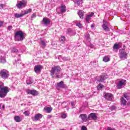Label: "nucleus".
<instances>
[{
  "instance_id": "obj_1",
  "label": "nucleus",
  "mask_w": 130,
  "mask_h": 130,
  "mask_svg": "<svg viewBox=\"0 0 130 130\" xmlns=\"http://www.w3.org/2000/svg\"><path fill=\"white\" fill-rule=\"evenodd\" d=\"M61 68L60 66H55L54 67L52 68L50 75L52 78H55V79H61L62 78V75L60 74V70Z\"/></svg>"
},
{
  "instance_id": "obj_2",
  "label": "nucleus",
  "mask_w": 130,
  "mask_h": 130,
  "mask_svg": "<svg viewBox=\"0 0 130 130\" xmlns=\"http://www.w3.org/2000/svg\"><path fill=\"white\" fill-rule=\"evenodd\" d=\"M9 92V87L5 86L4 83L0 82V98H5Z\"/></svg>"
},
{
  "instance_id": "obj_3",
  "label": "nucleus",
  "mask_w": 130,
  "mask_h": 130,
  "mask_svg": "<svg viewBox=\"0 0 130 130\" xmlns=\"http://www.w3.org/2000/svg\"><path fill=\"white\" fill-rule=\"evenodd\" d=\"M14 39L15 41H23L25 39L24 32L21 30L16 31L14 35Z\"/></svg>"
},
{
  "instance_id": "obj_4",
  "label": "nucleus",
  "mask_w": 130,
  "mask_h": 130,
  "mask_svg": "<svg viewBox=\"0 0 130 130\" xmlns=\"http://www.w3.org/2000/svg\"><path fill=\"white\" fill-rule=\"evenodd\" d=\"M27 6V1L22 0L17 2L16 7L18 9H23Z\"/></svg>"
},
{
  "instance_id": "obj_5",
  "label": "nucleus",
  "mask_w": 130,
  "mask_h": 130,
  "mask_svg": "<svg viewBox=\"0 0 130 130\" xmlns=\"http://www.w3.org/2000/svg\"><path fill=\"white\" fill-rule=\"evenodd\" d=\"M0 76L2 79H8L10 76V73L6 69H3L1 71Z\"/></svg>"
},
{
  "instance_id": "obj_6",
  "label": "nucleus",
  "mask_w": 130,
  "mask_h": 130,
  "mask_svg": "<svg viewBox=\"0 0 130 130\" xmlns=\"http://www.w3.org/2000/svg\"><path fill=\"white\" fill-rule=\"evenodd\" d=\"M125 85H126V80L122 79L116 84V88L117 89H122Z\"/></svg>"
},
{
  "instance_id": "obj_7",
  "label": "nucleus",
  "mask_w": 130,
  "mask_h": 130,
  "mask_svg": "<svg viewBox=\"0 0 130 130\" xmlns=\"http://www.w3.org/2000/svg\"><path fill=\"white\" fill-rule=\"evenodd\" d=\"M31 12H32V9H29L26 11H24L23 13H21L20 14L18 13L14 14V17L17 18H22L23 16H25V15H27V14H29V13H31Z\"/></svg>"
},
{
  "instance_id": "obj_8",
  "label": "nucleus",
  "mask_w": 130,
  "mask_h": 130,
  "mask_svg": "<svg viewBox=\"0 0 130 130\" xmlns=\"http://www.w3.org/2000/svg\"><path fill=\"white\" fill-rule=\"evenodd\" d=\"M107 79H108V75L106 73H103L99 77L98 82H99V83H103Z\"/></svg>"
},
{
  "instance_id": "obj_9",
  "label": "nucleus",
  "mask_w": 130,
  "mask_h": 130,
  "mask_svg": "<svg viewBox=\"0 0 130 130\" xmlns=\"http://www.w3.org/2000/svg\"><path fill=\"white\" fill-rule=\"evenodd\" d=\"M119 57L121 59H126L127 57V53H126V52L123 49L119 50Z\"/></svg>"
},
{
  "instance_id": "obj_10",
  "label": "nucleus",
  "mask_w": 130,
  "mask_h": 130,
  "mask_svg": "<svg viewBox=\"0 0 130 130\" xmlns=\"http://www.w3.org/2000/svg\"><path fill=\"white\" fill-rule=\"evenodd\" d=\"M26 92L27 94H30V95H32V96H37L39 94V92L35 89L31 90L28 89H26Z\"/></svg>"
},
{
  "instance_id": "obj_11",
  "label": "nucleus",
  "mask_w": 130,
  "mask_h": 130,
  "mask_svg": "<svg viewBox=\"0 0 130 130\" xmlns=\"http://www.w3.org/2000/svg\"><path fill=\"white\" fill-rule=\"evenodd\" d=\"M42 25H44V26H48L50 24V19L47 17H44L43 20L41 22Z\"/></svg>"
},
{
  "instance_id": "obj_12",
  "label": "nucleus",
  "mask_w": 130,
  "mask_h": 130,
  "mask_svg": "<svg viewBox=\"0 0 130 130\" xmlns=\"http://www.w3.org/2000/svg\"><path fill=\"white\" fill-rule=\"evenodd\" d=\"M43 116V115L40 113L36 114L34 117H31V119L33 121H38L40 118H42Z\"/></svg>"
},
{
  "instance_id": "obj_13",
  "label": "nucleus",
  "mask_w": 130,
  "mask_h": 130,
  "mask_svg": "<svg viewBox=\"0 0 130 130\" xmlns=\"http://www.w3.org/2000/svg\"><path fill=\"white\" fill-rule=\"evenodd\" d=\"M104 97L106 100H108V101H112L113 95L111 93L106 92L105 93Z\"/></svg>"
},
{
  "instance_id": "obj_14",
  "label": "nucleus",
  "mask_w": 130,
  "mask_h": 130,
  "mask_svg": "<svg viewBox=\"0 0 130 130\" xmlns=\"http://www.w3.org/2000/svg\"><path fill=\"white\" fill-rule=\"evenodd\" d=\"M92 119V120H96L98 117L96 115V113H90L88 116V119Z\"/></svg>"
},
{
  "instance_id": "obj_15",
  "label": "nucleus",
  "mask_w": 130,
  "mask_h": 130,
  "mask_svg": "<svg viewBox=\"0 0 130 130\" xmlns=\"http://www.w3.org/2000/svg\"><path fill=\"white\" fill-rule=\"evenodd\" d=\"M42 69V66L39 64L35 66L34 71L36 74L40 73L41 72V69Z\"/></svg>"
},
{
  "instance_id": "obj_16",
  "label": "nucleus",
  "mask_w": 130,
  "mask_h": 130,
  "mask_svg": "<svg viewBox=\"0 0 130 130\" xmlns=\"http://www.w3.org/2000/svg\"><path fill=\"white\" fill-rule=\"evenodd\" d=\"M80 118H81L83 122H86L88 120V116H87V114H82L79 115Z\"/></svg>"
},
{
  "instance_id": "obj_17",
  "label": "nucleus",
  "mask_w": 130,
  "mask_h": 130,
  "mask_svg": "<svg viewBox=\"0 0 130 130\" xmlns=\"http://www.w3.org/2000/svg\"><path fill=\"white\" fill-rule=\"evenodd\" d=\"M57 87H58L59 88H62V89H64L67 87V85L64 84L63 81H60L58 83H56Z\"/></svg>"
},
{
  "instance_id": "obj_18",
  "label": "nucleus",
  "mask_w": 130,
  "mask_h": 130,
  "mask_svg": "<svg viewBox=\"0 0 130 130\" xmlns=\"http://www.w3.org/2000/svg\"><path fill=\"white\" fill-rule=\"evenodd\" d=\"M67 34L71 36H74L76 35V31L72 29V28H68L67 29Z\"/></svg>"
},
{
  "instance_id": "obj_19",
  "label": "nucleus",
  "mask_w": 130,
  "mask_h": 130,
  "mask_svg": "<svg viewBox=\"0 0 130 130\" xmlns=\"http://www.w3.org/2000/svg\"><path fill=\"white\" fill-rule=\"evenodd\" d=\"M102 28H103L104 30L105 31H110V29H109V27L107 26V25H106V22H104L103 24L102 25Z\"/></svg>"
},
{
  "instance_id": "obj_20",
  "label": "nucleus",
  "mask_w": 130,
  "mask_h": 130,
  "mask_svg": "<svg viewBox=\"0 0 130 130\" xmlns=\"http://www.w3.org/2000/svg\"><path fill=\"white\" fill-rule=\"evenodd\" d=\"M60 11L61 14H63V13H66V12L67 11V7H66V5L61 6Z\"/></svg>"
},
{
  "instance_id": "obj_21",
  "label": "nucleus",
  "mask_w": 130,
  "mask_h": 130,
  "mask_svg": "<svg viewBox=\"0 0 130 130\" xmlns=\"http://www.w3.org/2000/svg\"><path fill=\"white\" fill-rule=\"evenodd\" d=\"M34 82V80L31 77H27L26 80L27 85H31Z\"/></svg>"
},
{
  "instance_id": "obj_22",
  "label": "nucleus",
  "mask_w": 130,
  "mask_h": 130,
  "mask_svg": "<svg viewBox=\"0 0 130 130\" xmlns=\"http://www.w3.org/2000/svg\"><path fill=\"white\" fill-rule=\"evenodd\" d=\"M44 110L45 111V112H47V113H50V112H51V111H52V107H45L44 108Z\"/></svg>"
},
{
  "instance_id": "obj_23",
  "label": "nucleus",
  "mask_w": 130,
  "mask_h": 130,
  "mask_svg": "<svg viewBox=\"0 0 130 130\" xmlns=\"http://www.w3.org/2000/svg\"><path fill=\"white\" fill-rule=\"evenodd\" d=\"M0 62H1V63H6L7 62V59H6V57L1 56H0Z\"/></svg>"
},
{
  "instance_id": "obj_24",
  "label": "nucleus",
  "mask_w": 130,
  "mask_h": 130,
  "mask_svg": "<svg viewBox=\"0 0 130 130\" xmlns=\"http://www.w3.org/2000/svg\"><path fill=\"white\" fill-rule=\"evenodd\" d=\"M93 16H94L93 13H91L90 14L86 15V22H89V21H90V20L91 19V17H92Z\"/></svg>"
},
{
  "instance_id": "obj_25",
  "label": "nucleus",
  "mask_w": 130,
  "mask_h": 130,
  "mask_svg": "<svg viewBox=\"0 0 130 130\" xmlns=\"http://www.w3.org/2000/svg\"><path fill=\"white\" fill-rule=\"evenodd\" d=\"M14 120L16 122H21L22 121V118L19 116H15L14 117Z\"/></svg>"
},
{
  "instance_id": "obj_26",
  "label": "nucleus",
  "mask_w": 130,
  "mask_h": 130,
  "mask_svg": "<svg viewBox=\"0 0 130 130\" xmlns=\"http://www.w3.org/2000/svg\"><path fill=\"white\" fill-rule=\"evenodd\" d=\"M78 15L80 19H83V17L84 16V11L83 10H80L78 12Z\"/></svg>"
},
{
  "instance_id": "obj_27",
  "label": "nucleus",
  "mask_w": 130,
  "mask_h": 130,
  "mask_svg": "<svg viewBox=\"0 0 130 130\" xmlns=\"http://www.w3.org/2000/svg\"><path fill=\"white\" fill-rule=\"evenodd\" d=\"M85 39L88 42H91V38H90V34H86L85 35Z\"/></svg>"
},
{
  "instance_id": "obj_28",
  "label": "nucleus",
  "mask_w": 130,
  "mask_h": 130,
  "mask_svg": "<svg viewBox=\"0 0 130 130\" xmlns=\"http://www.w3.org/2000/svg\"><path fill=\"white\" fill-rule=\"evenodd\" d=\"M103 61H105V62H108V61L110 60V59H109V57H108V56H105L103 57Z\"/></svg>"
},
{
  "instance_id": "obj_29",
  "label": "nucleus",
  "mask_w": 130,
  "mask_h": 130,
  "mask_svg": "<svg viewBox=\"0 0 130 130\" xmlns=\"http://www.w3.org/2000/svg\"><path fill=\"white\" fill-rule=\"evenodd\" d=\"M121 104L124 105V106L126 105V101H125V100H124V98H121Z\"/></svg>"
},
{
  "instance_id": "obj_30",
  "label": "nucleus",
  "mask_w": 130,
  "mask_h": 130,
  "mask_svg": "<svg viewBox=\"0 0 130 130\" xmlns=\"http://www.w3.org/2000/svg\"><path fill=\"white\" fill-rule=\"evenodd\" d=\"M66 41V37L64 36L61 37L60 38V42L63 43Z\"/></svg>"
},
{
  "instance_id": "obj_31",
  "label": "nucleus",
  "mask_w": 130,
  "mask_h": 130,
  "mask_svg": "<svg viewBox=\"0 0 130 130\" xmlns=\"http://www.w3.org/2000/svg\"><path fill=\"white\" fill-rule=\"evenodd\" d=\"M97 62H98V61L96 60L93 61L92 64L94 68H97V67H98V63H97Z\"/></svg>"
},
{
  "instance_id": "obj_32",
  "label": "nucleus",
  "mask_w": 130,
  "mask_h": 130,
  "mask_svg": "<svg viewBox=\"0 0 130 130\" xmlns=\"http://www.w3.org/2000/svg\"><path fill=\"white\" fill-rule=\"evenodd\" d=\"M11 51L12 52L17 53L19 51V50H18L15 47H13L11 48Z\"/></svg>"
},
{
  "instance_id": "obj_33",
  "label": "nucleus",
  "mask_w": 130,
  "mask_h": 130,
  "mask_svg": "<svg viewBox=\"0 0 130 130\" xmlns=\"http://www.w3.org/2000/svg\"><path fill=\"white\" fill-rule=\"evenodd\" d=\"M78 6H80V5H82L83 4V0H76Z\"/></svg>"
},
{
  "instance_id": "obj_34",
  "label": "nucleus",
  "mask_w": 130,
  "mask_h": 130,
  "mask_svg": "<svg viewBox=\"0 0 130 130\" xmlns=\"http://www.w3.org/2000/svg\"><path fill=\"white\" fill-rule=\"evenodd\" d=\"M67 116H68L67 113H62L61 115V118H63V119L67 118Z\"/></svg>"
},
{
  "instance_id": "obj_35",
  "label": "nucleus",
  "mask_w": 130,
  "mask_h": 130,
  "mask_svg": "<svg viewBox=\"0 0 130 130\" xmlns=\"http://www.w3.org/2000/svg\"><path fill=\"white\" fill-rule=\"evenodd\" d=\"M41 44L43 47H45L46 46V43L43 40H41Z\"/></svg>"
},
{
  "instance_id": "obj_36",
  "label": "nucleus",
  "mask_w": 130,
  "mask_h": 130,
  "mask_svg": "<svg viewBox=\"0 0 130 130\" xmlns=\"http://www.w3.org/2000/svg\"><path fill=\"white\" fill-rule=\"evenodd\" d=\"M118 46H119V44H115L113 46V49H118Z\"/></svg>"
},
{
  "instance_id": "obj_37",
  "label": "nucleus",
  "mask_w": 130,
  "mask_h": 130,
  "mask_svg": "<svg viewBox=\"0 0 130 130\" xmlns=\"http://www.w3.org/2000/svg\"><path fill=\"white\" fill-rule=\"evenodd\" d=\"M110 109L111 111H113V110H115L116 109V107H115V106H111L110 107Z\"/></svg>"
},
{
  "instance_id": "obj_38",
  "label": "nucleus",
  "mask_w": 130,
  "mask_h": 130,
  "mask_svg": "<svg viewBox=\"0 0 130 130\" xmlns=\"http://www.w3.org/2000/svg\"><path fill=\"white\" fill-rule=\"evenodd\" d=\"M20 60H21L20 59H18L17 60H15V61L14 63V64H19V61H20Z\"/></svg>"
},
{
  "instance_id": "obj_39",
  "label": "nucleus",
  "mask_w": 130,
  "mask_h": 130,
  "mask_svg": "<svg viewBox=\"0 0 130 130\" xmlns=\"http://www.w3.org/2000/svg\"><path fill=\"white\" fill-rule=\"evenodd\" d=\"M12 29H13V26L12 25H9L7 27V29L9 30V31H10V30H12Z\"/></svg>"
},
{
  "instance_id": "obj_40",
  "label": "nucleus",
  "mask_w": 130,
  "mask_h": 130,
  "mask_svg": "<svg viewBox=\"0 0 130 130\" xmlns=\"http://www.w3.org/2000/svg\"><path fill=\"white\" fill-rule=\"evenodd\" d=\"M62 59L63 60H64V61H67L69 60V58L68 57H63L62 58Z\"/></svg>"
},
{
  "instance_id": "obj_41",
  "label": "nucleus",
  "mask_w": 130,
  "mask_h": 130,
  "mask_svg": "<svg viewBox=\"0 0 130 130\" xmlns=\"http://www.w3.org/2000/svg\"><path fill=\"white\" fill-rule=\"evenodd\" d=\"M76 26L79 27V28H82V24L80 23H77Z\"/></svg>"
},
{
  "instance_id": "obj_42",
  "label": "nucleus",
  "mask_w": 130,
  "mask_h": 130,
  "mask_svg": "<svg viewBox=\"0 0 130 130\" xmlns=\"http://www.w3.org/2000/svg\"><path fill=\"white\" fill-rule=\"evenodd\" d=\"M34 18H36V13H34L32 15H31V19Z\"/></svg>"
},
{
  "instance_id": "obj_43",
  "label": "nucleus",
  "mask_w": 130,
  "mask_h": 130,
  "mask_svg": "<svg viewBox=\"0 0 130 130\" xmlns=\"http://www.w3.org/2000/svg\"><path fill=\"white\" fill-rule=\"evenodd\" d=\"M124 97L126 99V100H129V98L126 95V94H124Z\"/></svg>"
},
{
  "instance_id": "obj_44",
  "label": "nucleus",
  "mask_w": 130,
  "mask_h": 130,
  "mask_svg": "<svg viewBox=\"0 0 130 130\" xmlns=\"http://www.w3.org/2000/svg\"><path fill=\"white\" fill-rule=\"evenodd\" d=\"M4 6H5V5H4V4H1L0 5V9L3 10V9H4Z\"/></svg>"
},
{
  "instance_id": "obj_45",
  "label": "nucleus",
  "mask_w": 130,
  "mask_h": 130,
  "mask_svg": "<svg viewBox=\"0 0 130 130\" xmlns=\"http://www.w3.org/2000/svg\"><path fill=\"white\" fill-rule=\"evenodd\" d=\"M81 129L82 130H87V127L85 126H82L81 127Z\"/></svg>"
},
{
  "instance_id": "obj_46",
  "label": "nucleus",
  "mask_w": 130,
  "mask_h": 130,
  "mask_svg": "<svg viewBox=\"0 0 130 130\" xmlns=\"http://www.w3.org/2000/svg\"><path fill=\"white\" fill-rule=\"evenodd\" d=\"M23 113H24V115H25L26 116H28V115H29V114L28 113V112H27V111H25Z\"/></svg>"
},
{
  "instance_id": "obj_47",
  "label": "nucleus",
  "mask_w": 130,
  "mask_h": 130,
  "mask_svg": "<svg viewBox=\"0 0 130 130\" xmlns=\"http://www.w3.org/2000/svg\"><path fill=\"white\" fill-rule=\"evenodd\" d=\"M4 21H0V28L3 26V25H4Z\"/></svg>"
},
{
  "instance_id": "obj_48",
  "label": "nucleus",
  "mask_w": 130,
  "mask_h": 130,
  "mask_svg": "<svg viewBox=\"0 0 130 130\" xmlns=\"http://www.w3.org/2000/svg\"><path fill=\"white\" fill-rule=\"evenodd\" d=\"M98 88L99 89H102V88H103V85H102V84H99V86H98Z\"/></svg>"
},
{
  "instance_id": "obj_49",
  "label": "nucleus",
  "mask_w": 130,
  "mask_h": 130,
  "mask_svg": "<svg viewBox=\"0 0 130 130\" xmlns=\"http://www.w3.org/2000/svg\"><path fill=\"white\" fill-rule=\"evenodd\" d=\"M107 130H115L114 129L110 128V127H108Z\"/></svg>"
},
{
  "instance_id": "obj_50",
  "label": "nucleus",
  "mask_w": 130,
  "mask_h": 130,
  "mask_svg": "<svg viewBox=\"0 0 130 130\" xmlns=\"http://www.w3.org/2000/svg\"><path fill=\"white\" fill-rule=\"evenodd\" d=\"M71 105L72 106H74V103H73V102H71Z\"/></svg>"
},
{
  "instance_id": "obj_51",
  "label": "nucleus",
  "mask_w": 130,
  "mask_h": 130,
  "mask_svg": "<svg viewBox=\"0 0 130 130\" xmlns=\"http://www.w3.org/2000/svg\"><path fill=\"white\" fill-rule=\"evenodd\" d=\"M94 25H93V24H92L91 25V28H94Z\"/></svg>"
},
{
  "instance_id": "obj_52",
  "label": "nucleus",
  "mask_w": 130,
  "mask_h": 130,
  "mask_svg": "<svg viewBox=\"0 0 130 130\" xmlns=\"http://www.w3.org/2000/svg\"><path fill=\"white\" fill-rule=\"evenodd\" d=\"M2 108H3V109H5V105H4L2 106Z\"/></svg>"
},
{
  "instance_id": "obj_53",
  "label": "nucleus",
  "mask_w": 130,
  "mask_h": 130,
  "mask_svg": "<svg viewBox=\"0 0 130 130\" xmlns=\"http://www.w3.org/2000/svg\"><path fill=\"white\" fill-rule=\"evenodd\" d=\"M1 108H2V105H1L0 104V109H1Z\"/></svg>"
},
{
  "instance_id": "obj_54",
  "label": "nucleus",
  "mask_w": 130,
  "mask_h": 130,
  "mask_svg": "<svg viewBox=\"0 0 130 130\" xmlns=\"http://www.w3.org/2000/svg\"><path fill=\"white\" fill-rule=\"evenodd\" d=\"M64 103H66V102H63L61 104V105H62V104H63Z\"/></svg>"
},
{
  "instance_id": "obj_55",
  "label": "nucleus",
  "mask_w": 130,
  "mask_h": 130,
  "mask_svg": "<svg viewBox=\"0 0 130 130\" xmlns=\"http://www.w3.org/2000/svg\"><path fill=\"white\" fill-rule=\"evenodd\" d=\"M18 56H21V55L19 54V55H18Z\"/></svg>"
},
{
  "instance_id": "obj_56",
  "label": "nucleus",
  "mask_w": 130,
  "mask_h": 130,
  "mask_svg": "<svg viewBox=\"0 0 130 130\" xmlns=\"http://www.w3.org/2000/svg\"><path fill=\"white\" fill-rule=\"evenodd\" d=\"M61 130H64V129H61Z\"/></svg>"
}]
</instances>
